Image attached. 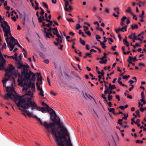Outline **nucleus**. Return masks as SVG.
<instances>
[{
  "label": "nucleus",
  "instance_id": "obj_58",
  "mask_svg": "<svg viewBox=\"0 0 146 146\" xmlns=\"http://www.w3.org/2000/svg\"><path fill=\"white\" fill-rule=\"evenodd\" d=\"M83 28H84V31L85 32V31H86V30H88V27L87 26H84L83 27Z\"/></svg>",
  "mask_w": 146,
  "mask_h": 146
},
{
  "label": "nucleus",
  "instance_id": "obj_52",
  "mask_svg": "<svg viewBox=\"0 0 146 146\" xmlns=\"http://www.w3.org/2000/svg\"><path fill=\"white\" fill-rule=\"evenodd\" d=\"M95 16L100 20V21H99V23H101V21L102 20V19L98 15H97V14H96L95 15Z\"/></svg>",
  "mask_w": 146,
  "mask_h": 146
},
{
  "label": "nucleus",
  "instance_id": "obj_48",
  "mask_svg": "<svg viewBox=\"0 0 146 146\" xmlns=\"http://www.w3.org/2000/svg\"><path fill=\"white\" fill-rule=\"evenodd\" d=\"M145 14L144 11H142V12L141 14L139 16V17L140 18H143V15Z\"/></svg>",
  "mask_w": 146,
  "mask_h": 146
},
{
  "label": "nucleus",
  "instance_id": "obj_45",
  "mask_svg": "<svg viewBox=\"0 0 146 146\" xmlns=\"http://www.w3.org/2000/svg\"><path fill=\"white\" fill-rule=\"evenodd\" d=\"M134 117H133L131 119V121H132V122H131V125H133V123H134L135 124V121H134Z\"/></svg>",
  "mask_w": 146,
  "mask_h": 146
},
{
  "label": "nucleus",
  "instance_id": "obj_20",
  "mask_svg": "<svg viewBox=\"0 0 146 146\" xmlns=\"http://www.w3.org/2000/svg\"><path fill=\"white\" fill-rule=\"evenodd\" d=\"M41 31L46 34L45 35V38H50V37L49 36L50 33H48L45 31H43L42 29H41Z\"/></svg>",
  "mask_w": 146,
  "mask_h": 146
},
{
  "label": "nucleus",
  "instance_id": "obj_51",
  "mask_svg": "<svg viewBox=\"0 0 146 146\" xmlns=\"http://www.w3.org/2000/svg\"><path fill=\"white\" fill-rule=\"evenodd\" d=\"M4 48L5 49L6 48V45L5 43H4V44H3L2 46L1 47V49L3 50V48Z\"/></svg>",
  "mask_w": 146,
  "mask_h": 146
},
{
  "label": "nucleus",
  "instance_id": "obj_40",
  "mask_svg": "<svg viewBox=\"0 0 146 146\" xmlns=\"http://www.w3.org/2000/svg\"><path fill=\"white\" fill-rule=\"evenodd\" d=\"M118 83L119 84H120V85L123 86H125L126 87H127V85L122 83V82L121 81L118 82Z\"/></svg>",
  "mask_w": 146,
  "mask_h": 146
},
{
  "label": "nucleus",
  "instance_id": "obj_34",
  "mask_svg": "<svg viewBox=\"0 0 146 146\" xmlns=\"http://www.w3.org/2000/svg\"><path fill=\"white\" fill-rule=\"evenodd\" d=\"M130 13H131V14L133 16V19H135L136 20H137V18L136 17V16L134 15L133 13L131 12Z\"/></svg>",
  "mask_w": 146,
  "mask_h": 146
},
{
  "label": "nucleus",
  "instance_id": "obj_61",
  "mask_svg": "<svg viewBox=\"0 0 146 146\" xmlns=\"http://www.w3.org/2000/svg\"><path fill=\"white\" fill-rule=\"evenodd\" d=\"M131 52L130 51H129L126 52H123V54L124 55H126L127 54H128L129 53H130Z\"/></svg>",
  "mask_w": 146,
  "mask_h": 146
},
{
  "label": "nucleus",
  "instance_id": "obj_55",
  "mask_svg": "<svg viewBox=\"0 0 146 146\" xmlns=\"http://www.w3.org/2000/svg\"><path fill=\"white\" fill-rule=\"evenodd\" d=\"M117 47L116 45H115L114 46H112L111 47V49L113 50V51H115V48Z\"/></svg>",
  "mask_w": 146,
  "mask_h": 146
},
{
  "label": "nucleus",
  "instance_id": "obj_56",
  "mask_svg": "<svg viewBox=\"0 0 146 146\" xmlns=\"http://www.w3.org/2000/svg\"><path fill=\"white\" fill-rule=\"evenodd\" d=\"M125 12H126L129 13L131 12V11L130 7H128V9L125 11Z\"/></svg>",
  "mask_w": 146,
  "mask_h": 146
},
{
  "label": "nucleus",
  "instance_id": "obj_47",
  "mask_svg": "<svg viewBox=\"0 0 146 146\" xmlns=\"http://www.w3.org/2000/svg\"><path fill=\"white\" fill-rule=\"evenodd\" d=\"M5 75L6 77H8L9 78H10L11 77V74H9L8 73H6L5 74Z\"/></svg>",
  "mask_w": 146,
  "mask_h": 146
},
{
  "label": "nucleus",
  "instance_id": "obj_41",
  "mask_svg": "<svg viewBox=\"0 0 146 146\" xmlns=\"http://www.w3.org/2000/svg\"><path fill=\"white\" fill-rule=\"evenodd\" d=\"M42 25H41V27H47V26H48L49 25H47V24H45V23L44 22H42Z\"/></svg>",
  "mask_w": 146,
  "mask_h": 146
},
{
  "label": "nucleus",
  "instance_id": "obj_22",
  "mask_svg": "<svg viewBox=\"0 0 146 146\" xmlns=\"http://www.w3.org/2000/svg\"><path fill=\"white\" fill-rule=\"evenodd\" d=\"M102 97L104 100V102L106 103H108V99L106 97H105V95L102 94Z\"/></svg>",
  "mask_w": 146,
  "mask_h": 146
},
{
  "label": "nucleus",
  "instance_id": "obj_26",
  "mask_svg": "<svg viewBox=\"0 0 146 146\" xmlns=\"http://www.w3.org/2000/svg\"><path fill=\"white\" fill-rule=\"evenodd\" d=\"M108 110L110 112H112L113 114H115V112L114 111V110H115L114 108H108Z\"/></svg>",
  "mask_w": 146,
  "mask_h": 146
},
{
  "label": "nucleus",
  "instance_id": "obj_50",
  "mask_svg": "<svg viewBox=\"0 0 146 146\" xmlns=\"http://www.w3.org/2000/svg\"><path fill=\"white\" fill-rule=\"evenodd\" d=\"M49 27V28L47 29V31L48 32L47 33H51V30H52V28L51 27Z\"/></svg>",
  "mask_w": 146,
  "mask_h": 146
},
{
  "label": "nucleus",
  "instance_id": "obj_13",
  "mask_svg": "<svg viewBox=\"0 0 146 146\" xmlns=\"http://www.w3.org/2000/svg\"><path fill=\"white\" fill-rule=\"evenodd\" d=\"M31 81L30 80L29 82H28V80L27 81V82H25L23 83V82H21V84L23 85V86H24V85L27 86L28 88H30L31 87V86L32 84V83L31 82Z\"/></svg>",
  "mask_w": 146,
  "mask_h": 146
},
{
  "label": "nucleus",
  "instance_id": "obj_12",
  "mask_svg": "<svg viewBox=\"0 0 146 146\" xmlns=\"http://www.w3.org/2000/svg\"><path fill=\"white\" fill-rule=\"evenodd\" d=\"M7 44L8 47L10 48V51H12L14 47V46L15 44H13L10 42H7Z\"/></svg>",
  "mask_w": 146,
  "mask_h": 146
},
{
  "label": "nucleus",
  "instance_id": "obj_60",
  "mask_svg": "<svg viewBox=\"0 0 146 146\" xmlns=\"http://www.w3.org/2000/svg\"><path fill=\"white\" fill-rule=\"evenodd\" d=\"M52 30L54 31H56L57 32V31H58L57 29V27H55L54 28H52Z\"/></svg>",
  "mask_w": 146,
  "mask_h": 146
},
{
  "label": "nucleus",
  "instance_id": "obj_23",
  "mask_svg": "<svg viewBox=\"0 0 146 146\" xmlns=\"http://www.w3.org/2000/svg\"><path fill=\"white\" fill-rule=\"evenodd\" d=\"M52 33L54 35H56V37L58 38H61V36L58 34V31H57V32L56 31H54Z\"/></svg>",
  "mask_w": 146,
  "mask_h": 146
},
{
  "label": "nucleus",
  "instance_id": "obj_35",
  "mask_svg": "<svg viewBox=\"0 0 146 146\" xmlns=\"http://www.w3.org/2000/svg\"><path fill=\"white\" fill-rule=\"evenodd\" d=\"M81 27V26L80 25L79 23L76 24V29L77 30H78Z\"/></svg>",
  "mask_w": 146,
  "mask_h": 146
},
{
  "label": "nucleus",
  "instance_id": "obj_46",
  "mask_svg": "<svg viewBox=\"0 0 146 146\" xmlns=\"http://www.w3.org/2000/svg\"><path fill=\"white\" fill-rule=\"evenodd\" d=\"M25 14L24 17L23 18V19L22 21L23 24L24 25L25 24Z\"/></svg>",
  "mask_w": 146,
  "mask_h": 146
},
{
  "label": "nucleus",
  "instance_id": "obj_33",
  "mask_svg": "<svg viewBox=\"0 0 146 146\" xmlns=\"http://www.w3.org/2000/svg\"><path fill=\"white\" fill-rule=\"evenodd\" d=\"M123 115L124 117H122V119L127 120L128 116V114H127L126 115L125 114L123 113Z\"/></svg>",
  "mask_w": 146,
  "mask_h": 146
},
{
  "label": "nucleus",
  "instance_id": "obj_27",
  "mask_svg": "<svg viewBox=\"0 0 146 146\" xmlns=\"http://www.w3.org/2000/svg\"><path fill=\"white\" fill-rule=\"evenodd\" d=\"M100 44L102 46V48L104 49H105L106 47V46L105 45V43H102V42H100Z\"/></svg>",
  "mask_w": 146,
  "mask_h": 146
},
{
  "label": "nucleus",
  "instance_id": "obj_53",
  "mask_svg": "<svg viewBox=\"0 0 146 146\" xmlns=\"http://www.w3.org/2000/svg\"><path fill=\"white\" fill-rule=\"evenodd\" d=\"M46 109V108L45 107V108L41 107V108L40 110V111L41 112H43L44 111H45Z\"/></svg>",
  "mask_w": 146,
  "mask_h": 146
},
{
  "label": "nucleus",
  "instance_id": "obj_43",
  "mask_svg": "<svg viewBox=\"0 0 146 146\" xmlns=\"http://www.w3.org/2000/svg\"><path fill=\"white\" fill-rule=\"evenodd\" d=\"M40 91V93H39V94L40 95H41L42 96H44V94H43L44 93V91H43V90H41Z\"/></svg>",
  "mask_w": 146,
  "mask_h": 146
},
{
  "label": "nucleus",
  "instance_id": "obj_19",
  "mask_svg": "<svg viewBox=\"0 0 146 146\" xmlns=\"http://www.w3.org/2000/svg\"><path fill=\"white\" fill-rule=\"evenodd\" d=\"M69 2L68 1H66L65 3V7L64 8V9L66 11H69V9L67 8V6L69 5Z\"/></svg>",
  "mask_w": 146,
  "mask_h": 146
},
{
  "label": "nucleus",
  "instance_id": "obj_18",
  "mask_svg": "<svg viewBox=\"0 0 146 146\" xmlns=\"http://www.w3.org/2000/svg\"><path fill=\"white\" fill-rule=\"evenodd\" d=\"M116 88V87L115 85H112L111 83L109 84V86L108 87V89L110 90H112Z\"/></svg>",
  "mask_w": 146,
  "mask_h": 146
},
{
  "label": "nucleus",
  "instance_id": "obj_28",
  "mask_svg": "<svg viewBox=\"0 0 146 146\" xmlns=\"http://www.w3.org/2000/svg\"><path fill=\"white\" fill-rule=\"evenodd\" d=\"M96 39H97L98 41L100 42H101L99 39L101 38V37L99 35H96Z\"/></svg>",
  "mask_w": 146,
  "mask_h": 146
},
{
  "label": "nucleus",
  "instance_id": "obj_2",
  "mask_svg": "<svg viewBox=\"0 0 146 146\" xmlns=\"http://www.w3.org/2000/svg\"><path fill=\"white\" fill-rule=\"evenodd\" d=\"M20 97L18 105L19 106V109L21 110L22 112V114L24 116L26 117V114L29 117H32V114L27 109L31 107L32 110L36 109L37 110L40 111L41 108L40 107H38L37 104L34 101H32L31 98H28L25 100L22 99Z\"/></svg>",
  "mask_w": 146,
  "mask_h": 146
},
{
  "label": "nucleus",
  "instance_id": "obj_8",
  "mask_svg": "<svg viewBox=\"0 0 146 146\" xmlns=\"http://www.w3.org/2000/svg\"><path fill=\"white\" fill-rule=\"evenodd\" d=\"M14 69V68L13 65L12 64H10L9 65V67L8 68L6 69V68L4 67V69H3L2 70H4L6 71V72L10 73L13 71Z\"/></svg>",
  "mask_w": 146,
  "mask_h": 146
},
{
  "label": "nucleus",
  "instance_id": "obj_63",
  "mask_svg": "<svg viewBox=\"0 0 146 146\" xmlns=\"http://www.w3.org/2000/svg\"><path fill=\"white\" fill-rule=\"evenodd\" d=\"M127 19V18L125 16H124L121 19V21H123L125 19Z\"/></svg>",
  "mask_w": 146,
  "mask_h": 146
},
{
  "label": "nucleus",
  "instance_id": "obj_64",
  "mask_svg": "<svg viewBox=\"0 0 146 146\" xmlns=\"http://www.w3.org/2000/svg\"><path fill=\"white\" fill-rule=\"evenodd\" d=\"M109 90V89H108V88H107V89L105 90L104 91V92L105 94H106L108 93V91Z\"/></svg>",
  "mask_w": 146,
  "mask_h": 146
},
{
  "label": "nucleus",
  "instance_id": "obj_57",
  "mask_svg": "<svg viewBox=\"0 0 146 146\" xmlns=\"http://www.w3.org/2000/svg\"><path fill=\"white\" fill-rule=\"evenodd\" d=\"M129 86H131V87L129 89V90L131 91L134 88V86L133 85H129Z\"/></svg>",
  "mask_w": 146,
  "mask_h": 146
},
{
  "label": "nucleus",
  "instance_id": "obj_3",
  "mask_svg": "<svg viewBox=\"0 0 146 146\" xmlns=\"http://www.w3.org/2000/svg\"><path fill=\"white\" fill-rule=\"evenodd\" d=\"M6 91L9 93H11L12 95H13L14 98V101L15 102L17 106L19 108V106H18V103L19 102V99L21 97V99H22L25 100V99L23 96H20L18 95H15L13 94V93H15L16 92L14 90V88L13 87H6Z\"/></svg>",
  "mask_w": 146,
  "mask_h": 146
},
{
  "label": "nucleus",
  "instance_id": "obj_42",
  "mask_svg": "<svg viewBox=\"0 0 146 146\" xmlns=\"http://www.w3.org/2000/svg\"><path fill=\"white\" fill-rule=\"evenodd\" d=\"M113 96L112 95H108V100L109 101H110L112 98Z\"/></svg>",
  "mask_w": 146,
  "mask_h": 146
},
{
  "label": "nucleus",
  "instance_id": "obj_24",
  "mask_svg": "<svg viewBox=\"0 0 146 146\" xmlns=\"http://www.w3.org/2000/svg\"><path fill=\"white\" fill-rule=\"evenodd\" d=\"M115 31L117 33H118L120 31L123 32H124V31L123 30V28H121V29L119 28L118 29H116L115 30Z\"/></svg>",
  "mask_w": 146,
  "mask_h": 146
},
{
  "label": "nucleus",
  "instance_id": "obj_5",
  "mask_svg": "<svg viewBox=\"0 0 146 146\" xmlns=\"http://www.w3.org/2000/svg\"><path fill=\"white\" fill-rule=\"evenodd\" d=\"M46 110L48 112L52 111L50 112V114L51 115L50 119L53 120V122H54V121H57L58 119V117L59 118V117L57 116L55 112L51 108L49 107L48 105H46Z\"/></svg>",
  "mask_w": 146,
  "mask_h": 146
},
{
  "label": "nucleus",
  "instance_id": "obj_25",
  "mask_svg": "<svg viewBox=\"0 0 146 146\" xmlns=\"http://www.w3.org/2000/svg\"><path fill=\"white\" fill-rule=\"evenodd\" d=\"M101 72L99 71H97V73L99 74H101L102 76H104L105 73L104 71L103 70H101Z\"/></svg>",
  "mask_w": 146,
  "mask_h": 146
},
{
  "label": "nucleus",
  "instance_id": "obj_17",
  "mask_svg": "<svg viewBox=\"0 0 146 146\" xmlns=\"http://www.w3.org/2000/svg\"><path fill=\"white\" fill-rule=\"evenodd\" d=\"M17 64V68L19 69H21L22 68H23L25 65L23 64V63H20L19 62H18Z\"/></svg>",
  "mask_w": 146,
  "mask_h": 146
},
{
  "label": "nucleus",
  "instance_id": "obj_11",
  "mask_svg": "<svg viewBox=\"0 0 146 146\" xmlns=\"http://www.w3.org/2000/svg\"><path fill=\"white\" fill-rule=\"evenodd\" d=\"M38 76V78L37 80L39 82V84L40 85L41 84H42V78L40 76V73L37 72L36 74Z\"/></svg>",
  "mask_w": 146,
  "mask_h": 146
},
{
  "label": "nucleus",
  "instance_id": "obj_32",
  "mask_svg": "<svg viewBox=\"0 0 146 146\" xmlns=\"http://www.w3.org/2000/svg\"><path fill=\"white\" fill-rule=\"evenodd\" d=\"M79 39L80 41L81 44L83 45H85V42L84 40H82L81 38H80Z\"/></svg>",
  "mask_w": 146,
  "mask_h": 146
},
{
  "label": "nucleus",
  "instance_id": "obj_36",
  "mask_svg": "<svg viewBox=\"0 0 146 146\" xmlns=\"http://www.w3.org/2000/svg\"><path fill=\"white\" fill-rule=\"evenodd\" d=\"M38 22L39 23H40L42 22V16H40L39 17H38Z\"/></svg>",
  "mask_w": 146,
  "mask_h": 146
},
{
  "label": "nucleus",
  "instance_id": "obj_49",
  "mask_svg": "<svg viewBox=\"0 0 146 146\" xmlns=\"http://www.w3.org/2000/svg\"><path fill=\"white\" fill-rule=\"evenodd\" d=\"M66 20L69 22H74V21L73 20V19L72 18H70V19L66 18Z\"/></svg>",
  "mask_w": 146,
  "mask_h": 146
},
{
  "label": "nucleus",
  "instance_id": "obj_4",
  "mask_svg": "<svg viewBox=\"0 0 146 146\" xmlns=\"http://www.w3.org/2000/svg\"><path fill=\"white\" fill-rule=\"evenodd\" d=\"M55 141L57 146H73L70 137H69L67 140H65V139H57Z\"/></svg>",
  "mask_w": 146,
  "mask_h": 146
},
{
  "label": "nucleus",
  "instance_id": "obj_1",
  "mask_svg": "<svg viewBox=\"0 0 146 146\" xmlns=\"http://www.w3.org/2000/svg\"><path fill=\"white\" fill-rule=\"evenodd\" d=\"M34 117L40 122L41 125L44 126L48 132H51L55 141L57 139H63L66 140V136L68 137V138L70 137L67 130L62 125L59 117L56 121L48 123L45 121H41L40 119L36 116Z\"/></svg>",
  "mask_w": 146,
  "mask_h": 146
},
{
  "label": "nucleus",
  "instance_id": "obj_29",
  "mask_svg": "<svg viewBox=\"0 0 146 146\" xmlns=\"http://www.w3.org/2000/svg\"><path fill=\"white\" fill-rule=\"evenodd\" d=\"M104 56H103L101 58H100V60H104L105 58H107V56H106V55H107V54H106L105 53H104Z\"/></svg>",
  "mask_w": 146,
  "mask_h": 146
},
{
  "label": "nucleus",
  "instance_id": "obj_31",
  "mask_svg": "<svg viewBox=\"0 0 146 146\" xmlns=\"http://www.w3.org/2000/svg\"><path fill=\"white\" fill-rule=\"evenodd\" d=\"M133 59V58L131 56L129 57V59L127 60V61L129 63H132V62L131 61Z\"/></svg>",
  "mask_w": 146,
  "mask_h": 146
},
{
  "label": "nucleus",
  "instance_id": "obj_7",
  "mask_svg": "<svg viewBox=\"0 0 146 146\" xmlns=\"http://www.w3.org/2000/svg\"><path fill=\"white\" fill-rule=\"evenodd\" d=\"M30 70L29 71V72H26V73L23 74V75H24V78H23L21 77V82H23L24 80H30L31 76V73H30Z\"/></svg>",
  "mask_w": 146,
  "mask_h": 146
},
{
  "label": "nucleus",
  "instance_id": "obj_44",
  "mask_svg": "<svg viewBox=\"0 0 146 146\" xmlns=\"http://www.w3.org/2000/svg\"><path fill=\"white\" fill-rule=\"evenodd\" d=\"M60 38V41H59V43H62L63 40V38L64 37L63 36H61V38Z\"/></svg>",
  "mask_w": 146,
  "mask_h": 146
},
{
  "label": "nucleus",
  "instance_id": "obj_9",
  "mask_svg": "<svg viewBox=\"0 0 146 146\" xmlns=\"http://www.w3.org/2000/svg\"><path fill=\"white\" fill-rule=\"evenodd\" d=\"M0 58H1L0 66L2 65L4 66V64L6 62V60L4 58L2 54H0Z\"/></svg>",
  "mask_w": 146,
  "mask_h": 146
},
{
  "label": "nucleus",
  "instance_id": "obj_39",
  "mask_svg": "<svg viewBox=\"0 0 146 146\" xmlns=\"http://www.w3.org/2000/svg\"><path fill=\"white\" fill-rule=\"evenodd\" d=\"M35 82H33V83L32 84L31 86V87L32 89H33L34 90V91H35Z\"/></svg>",
  "mask_w": 146,
  "mask_h": 146
},
{
  "label": "nucleus",
  "instance_id": "obj_30",
  "mask_svg": "<svg viewBox=\"0 0 146 146\" xmlns=\"http://www.w3.org/2000/svg\"><path fill=\"white\" fill-rule=\"evenodd\" d=\"M36 86L37 87V90H38L40 91L41 90H42V88L40 87V86L39 85L38 82H36Z\"/></svg>",
  "mask_w": 146,
  "mask_h": 146
},
{
  "label": "nucleus",
  "instance_id": "obj_14",
  "mask_svg": "<svg viewBox=\"0 0 146 146\" xmlns=\"http://www.w3.org/2000/svg\"><path fill=\"white\" fill-rule=\"evenodd\" d=\"M11 40L12 41V42H15V44L16 45V44H17L20 48H22V46L18 42L17 40L15 38H14L13 36H11Z\"/></svg>",
  "mask_w": 146,
  "mask_h": 146
},
{
  "label": "nucleus",
  "instance_id": "obj_6",
  "mask_svg": "<svg viewBox=\"0 0 146 146\" xmlns=\"http://www.w3.org/2000/svg\"><path fill=\"white\" fill-rule=\"evenodd\" d=\"M3 22L4 25L7 27V29L6 27L3 25V23L1 24V26L3 31L5 32V33L4 34L5 36L8 37V34L9 33L11 32L10 27V26L8 24L7 21H4Z\"/></svg>",
  "mask_w": 146,
  "mask_h": 146
},
{
  "label": "nucleus",
  "instance_id": "obj_38",
  "mask_svg": "<svg viewBox=\"0 0 146 146\" xmlns=\"http://www.w3.org/2000/svg\"><path fill=\"white\" fill-rule=\"evenodd\" d=\"M29 88L28 87V86H26L25 87H23V91H27L28 89Z\"/></svg>",
  "mask_w": 146,
  "mask_h": 146
},
{
  "label": "nucleus",
  "instance_id": "obj_62",
  "mask_svg": "<svg viewBox=\"0 0 146 146\" xmlns=\"http://www.w3.org/2000/svg\"><path fill=\"white\" fill-rule=\"evenodd\" d=\"M43 62H44L46 64H48L49 62V61L48 59L44 60Z\"/></svg>",
  "mask_w": 146,
  "mask_h": 146
},
{
  "label": "nucleus",
  "instance_id": "obj_10",
  "mask_svg": "<svg viewBox=\"0 0 146 146\" xmlns=\"http://www.w3.org/2000/svg\"><path fill=\"white\" fill-rule=\"evenodd\" d=\"M10 98L11 99H14L13 95H12L11 93H9L7 92L6 95L4 96V98L5 99L8 100Z\"/></svg>",
  "mask_w": 146,
  "mask_h": 146
},
{
  "label": "nucleus",
  "instance_id": "obj_21",
  "mask_svg": "<svg viewBox=\"0 0 146 146\" xmlns=\"http://www.w3.org/2000/svg\"><path fill=\"white\" fill-rule=\"evenodd\" d=\"M131 29L133 30L135 29H137L138 28V25L137 24H135L134 26L133 24H132L130 25Z\"/></svg>",
  "mask_w": 146,
  "mask_h": 146
},
{
  "label": "nucleus",
  "instance_id": "obj_54",
  "mask_svg": "<svg viewBox=\"0 0 146 146\" xmlns=\"http://www.w3.org/2000/svg\"><path fill=\"white\" fill-rule=\"evenodd\" d=\"M85 33L89 36L91 35V33L89 31H85Z\"/></svg>",
  "mask_w": 146,
  "mask_h": 146
},
{
  "label": "nucleus",
  "instance_id": "obj_16",
  "mask_svg": "<svg viewBox=\"0 0 146 146\" xmlns=\"http://www.w3.org/2000/svg\"><path fill=\"white\" fill-rule=\"evenodd\" d=\"M29 67V66L28 65H25L23 68V70L22 71L21 73L23 74L27 72H28V70L26 68Z\"/></svg>",
  "mask_w": 146,
  "mask_h": 146
},
{
  "label": "nucleus",
  "instance_id": "obj_59",
  "mask_svg": "<svg viewBox=\"0 0 146 146\" xmlns=\"http://www.w3.org/2000/svg\"><path fill=\"white\" fill-rule=\"evenodd\" d=\"M123 42L124 44L125 45L126 44H127L128 42L127 40L126 39H124L123 40Z\"/></svg>",
  "mask_w": 146,
  "mask_h": 146
},
{
  "label": "nucleus",
  "instance_id": "obj_15",
  "mask_svg": "<svg viewBox=\"0 0 146 146\" xmlns=\"http://www.w3.org/2000/svg\"><path fill=\"white\" fill-rule=\"evenodd\" d=\"M30 73H31V75H32V77L30 78V80L33 82H35V80H36V77H35V74L34 73L32 72L31 70H30Z\"/></svg>",
  "mask_w": 146,
  "mask_h": 146
},
{
  "label": "nucleus",
  "instance_id": "obj_37",
  "mask_svg": "<svg viewBox=\"0 0 146 146\" xmlns=\"http://www.w3.org/2000/svg\"><path fill=\"white\" fill-rule=\"evenodd\" d=\"M42 4L43 6L46 9H48V6L47 5V4L44 2H42Z\"/></svg>",
  "mask_w": 146,
  "mask_h": 146
}]
</instances>
